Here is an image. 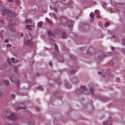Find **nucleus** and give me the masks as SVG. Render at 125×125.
Returning a JSON list of instances; mask_svg holds the SVG:
<instances>
[{
  "label": "nucleus",
  "mask_w": 125,
  "mask_h": 125,
  "mask_svg": "<svg viewBox=\"0 0 125 125\" xmlns=\"http://www.w3.org/2000/svg\"><path fill=\"white\" fill-rule=\"evenodd\" d=\"M43 23L42 21L39 22L38 24V27L39 28H41L43 26Z\"/></svg>",
  "instance_id": "19"
},
{
  "label": "nucleus",
  "mask_w": 125,
  "mask_h": 125,
  "mask_svg": "<svg viewBox=\"0 0 125 125\" xmlns=\"http://www.w3.org/2000/svg\"><path fill=\"white\" fill-rule=\"evenodd\" d=\"M26 22L27 23H29V22H31V21H28V20H26Z\"/></svg>",
  "instance_id": "55"
},
{
  "label": "nucleus",
  "mask_w": 125,
  "mask_h": 125,
  "mask_svg": "<svg viewBox=\"0 0 125 125\" xmlns=\"http://www.w3.org/2000/svg\"><path fill=\"white\" fill-rule=\"evenodd\" d=\"M62 37L64 39H66L67 37V35L66 32H62Z\"/></svg>",
  "instance_id": "14"
},
{
  "label": "nucleus",
  "mask_w": 125,
  "mask_h": 125,
  "mask_svg": "<svg viewBox=\"0 0 125 125\" xmlns=\"http://www.w3.org/2000/svg\"><path fill=\"white\" fill-rule=\"evenodd\" d=\"M61 22L63 25H65L66 24L67 22V20L66 18L62 17L61 19Z\"/></svg>",
  "instance_id": "9"
},
{
  "label": "nucleus",
  "mask_w": 125,
  "mask_h": 125,
  "mask_svg": "<svg viewBox=\"0 0 125 125\" xmlns=\"http://www.w3.org/2000/svg\"><path fill=\"white\" fill-rule=\"evenodd\" d=\"M26 43L28 45H29L31 46L32 45V42L30 40H27L26 42Z\"/></svg>",
  "instance_id": "15"
},
{
  "label": "nucleus",
  "mask_w": 125,
  "mask_h": 125,
  "mask_svg": "<svg viewBox=\"0 0 125 125\" xmlns=\"http://www.w3.org/2000/svg\"><path fill=\"white\" fill-rule=\"evenodd\" d=\"M1 15L3 16H5L6 15V14L5 13V12H2L1 13Z\"/></svg>",
  "instance_id": "47"
},
{
  "label": "nucleus",
  "mask_w": 125,
  "mask_h": 125,
  "mask_svg": "<svg viewBox=\"0 0 125 125\" xmlns=\"http://www.w3.org/2000/svg\"><path fill=\"white\" fill-rule=\"evenodd\" d=\"M56 5H57L58 8L59 9H61L62 8L64 7V4L61 2H58L56 3Z\"/></svg>",
  "instance_id": "5"
},
{
  "label": "nucleus",
  "mask_w": 125,
  "mask_h": 125,
  "mask_svg": "<svg viewBox=\"0 0 125 125\" xmlns=\"http://www.w3.org/2000/svg\"><path fill=\"white\" fill-rule=\"evenodd\" d=\"M9 40L8 39H5V42L6 43H7L8 42Z\"/></svg>",
  "instance_id": "51"
},
{
  "label": "nucleus",
  "mask_w": 125,
  "mask_h": 125,
  "mask_svg": "<svg viewBox=\"0 0 125 125\" xmlns=\"http://www.w3.org/2000/svg\"><path fill=\"white\" fill-rule=\"evenodd\" d=\"M15 16V14L14 13H11V16L12 17H14Z\"/></svg>",
  "instance_id": "44"
},
{
  "label": "nucleus",
  "mask_w": 125,
  "mask_h": 125,
  "mask_svg": "<svg viewBox=\"0 0 125 125\" xmlns=\"http://www.w3.org/2000/svg\"><path fill=\"white\" fill-rule=\"evenodd\" d=\"M24 105V104L23 103H21L20 105H19V106H16V108L17 109H24L25 108V107L24 106H23Z\"/></svg>",
  "instance_id": "8"
},
{
  "label": "nucleus",
  "mask_w": 125,
  "mask_h": 125,
  "mask_svg": "<svg viewBox=\"0 0 125 125\" xmlns=\"http://www.w3.org/2000/svg\"><path fill=\"white\" fill-rule=\"evenodd\" d=\"M23 90L22 89H20L19 90L20 93L21 94H23L24 93V92L23 91Z\"/></svg>",
  "instance_id": "32"
},
{
  "label": "nucleus",
  "mask_w": 125,
  "mask_h": 125,
  "mask_svg": "<svg viewBox=\"0 0 125 125\" xmlns=\"http://www.w3.org/2000/svg\"><path fill=\"white\" fill-rule=\"evenodd\" d=\"M5 22L4 21L2 20H1L0 21V24L2 25L3 26L4 25Z\"/></svg>",
  "instance_id": "23"
},
{
  "label": "nucleus",
  "mask_w": 125,
  "mask_h": 125,
  "mask_svg": "<svg viewBox=\"0 0 125 125\" xmlns=\"http://www.w3.org/2000/svg\"><path fill=\"white\" fill-rule=\"evenodd\" d=\"M54 46H55V50L57 51H58L59 50L58 47V46H57L56 44Z\"/></svg>",
  "instance_id": "27"
},
{
  "label": "nucleus",
  "mask_w": 125,
  "mask_h": 125,
  "mask_svg": "<svg viewBox=\"0 0 125 125\" xmlns=\"http://www.w3.org/2000/svg\"><path fill=\"white\" fill-rule=\"evenodd\" d=\"M96 98L99 99L101 101H104L105 100V97H101L98 95L96 96Z\"/></svg>",
  "instance_id": "13"
},
{
  "label": "nucleus",
  "mask_w": 125,
  "mask_h": 125,
  "mask_svg": "<svg viewBox=\"0 0 125 125\" xmlns=\"http://www.w3.org/2000/svg\"><path fill=\"white\" fill-rule=\"evenodd\" d=\"M119 6H120V7L122 6V5H123V3L122 2L120 3H119Z\"/></svg>",
  "instance_id": "45"
},
{
  "label": "nucleus",
  "mask_w": 125,
  "mask_h": 125,
  "mask_svg": "<svg viewBox=\"0 0 125 125\" xmlns=\"http://www.w3.org/2000/svg\"><path fill=\"white\" fill-rule=\"evenodd\" d=\"M54 32L56 34H57L59 33V31L57 30H54Z\"/></svg>",
  "instance_id": "39"
},
{
  "label": "nucleus",
  "mask_w": 125,
  "mask_h": 125,
  "mask_svg": "<svg viewBox=\"0 0 125 125\" xmlns=\"http://www.w3.org/2000/svg\"><path fill=\"white\" fill-rule=\"evenodd\" d=\"M3 95L4 94L3 93L0 92V98H1Z\"/></svg>",
  "instance_id": "37"
},
{
  "label": "nucleus",
  "mask_w": 125,
  "mask_h": 125,
  "mask_svg": "<svg viewBox=\"0 0 125 125\" xmlns=\"http://www.w3.org/2000/svg\"><path fill=\"white\" fill-rule=\"evenodd\" d=\"M110 23L109 22H107L105 23V25L106 26H107L110 25Z\"/></svg>",
  "instance_id": "33"
},
{
  "label": "nucleus",
  "mask_w": 125,
  "mask_h": 125,
  "mask_svg": "<svg viewBox=\"0 0 125 125\" xmlns=\"http://www.w3.org/2000/svg\"><path fill=\"white\" fill-rule=\"evenodd\" d=\"M74 23V21H69L68 22L67 26L70 29H72L73 27V24Z\"/></svg>",
  "instance_id": "7"
},
{
  "label": "nucleus",
  "mask_w": 125,
  "mask_h": 125,
  "mask_svg": "<svg viewBox=\"0 0 125 125\" xmlns=\"http://www.w3.org/2000/svg\"><path fill=\"white\" fill-rule=\"evenodd\" d=\"M36 75L37 76L39 77L40 76V75L39 72H37L36 73Z\"/></svg>",
  "instance_id": "42"
},
{
  "label": "nucleus",
  "mask_w": 125,
  "mask_h": 125,
  "mask_svg": "<svg viewBox=\"0 0 125 125\" xmlns=\"http://www.w3.org/2000/svg\"><path fill=\"white\" fill-rule=\"evenodd\" d=\"M28 124L30 125H33V122L30 121H28Z\"/></svg>",
  "instance_id": "28"
},
{
  "label": "nucleus",
  "mask_w": 125,
  "mask_h": 125,
  "mask_svg": "<svg viewBox=\"0 0 125 125\" xmlns=\"http://www.w3.org/2000/svg\"><path fill=\"white\" fill-rule=\"evenodd\" d=\"M88 106V105H87L86 106V108H87V111H90V110H89V109L87 108Z\"/></svg>",
  "instance_id": "57"
},
{
  "label": "nucleus",
  "mask_w": 125,
  "mask_h": 125,
  "mask_svg": "<svg viewBox=\"0 0 125 125\" xmlns=\"http://www.w3.org/2000/svg\"><path fill=\"white\" fill-rule=\"evenodd\" d=\"M88 53L90 55H91L92 54L93 52L92 51H87Z\"/></svg>",
  "instance_id": "30"
},
{
  "label": "nucleus",
  "mask_w": 125,
  "mask_h": 125,
  "mask_svg": "<svg viewBox=\"0 0 125 125\" xmlns=\"http://www.w3.org/2000/svg\"><path fill=\"white\" fill-rule=\"evenodd\" d=\"M102 74V72L100 71H99L98 72V74Z\"/></svg>",
  "instance_id": "56"
},
{
  "label": "nucleus",
  "mask_w": 125,
  "mask_h": 125,
  "mask_svg": "<svg viewBox=\"0 0 125 125\" xmlns=\"http://www.w3.org/2000/svg\"><path fill=\"white\" fill-rule=\"evenodd\" d=\"M60 104H57V105H58V106L61 103V101H60Z\"/></svg>",
  "instance_id": "58"
},
{
  "label": "nucleus",
  "mask_w": 125,
  "mask_h": 125,
  "mask_svg": "<svg viewBox=\"0 0 125 125\" xmlns=\"http://www.w3.org/2000/svg\"><path fill=\"white\" fill-rule=\"evenodd\" d=\"M97 17L98 18H100V16L99 15H97Z\"/></svg>",
  "instance_id": "62"
},
{
  "label": "nucleus",
  "mask_w": 125,
  "mask_h": 125,
  "mask_svg": "<svg viewBox=\"0 0 125 125\" xmlns=\"http://www.w3.org/2000/svg\"><path fill=\"white\" fill-rule=\"evenodd\" d=\"M26 27L27 29H28L30 31L31 29V28L30 26L29 25H27Z\"/></svg>",
  "instance_id": "29"
},
{
  "label": "nucleus",
  "mask_w": 125,
  "mask_h": 125,
  "mask_svg": "<svg viewBox=\"0 0 125 125\" xmlns=\"http://www.w3.org/2000/svg\"><path fill=\"white\" fill-rule=\"evenodd\" d=\"M70 80L72 83L73 84H76L79 83L78 77L76 76H74L71 78Z\"/></svg>",
  "instance_id": "3"
},
{
  "label": "nucleus",
  "mask_w": 125,
  "mask_h": 125,
  "mask_svg": "<svg viewBox=\"0 0 125 125\" xmlns=\"http://www.w3.org/2000/svg\"><path fill=\"white\" fill-rule=\"evenodd\" d=\"M112 54V52H107L106 53H105L104 55V56H111Z\"/></svg>",
  "instance_id": "21"
},
{
  "label": "nucleus",
  "mask_w": 125,
  "mask_h": 125,
  "mask_svg": "<svg viewBox=\"0 0 125 125\" xmlns=\"http://www.w3.org/2000/svg\"><path fill=\"white\" fill-rule=\"evenodd\" d=\"M13 125H19L17 123H15V124H13Z\"/></svg>",
  "instance_id": "63"
},
{
  "label": "nucleus",
  "mask_w": 125,
  "mask_h": 125,
  "mask_svg": "<svg viewBox=\"0 0 125 125\" xmlns=\"http://www.w3.org/2000/svg\"><path fill=\"white\" fill-rule=\"evenodd\" d=\"M61 46L62 47H64V45L63 44H62L61 45Z\"/></svg>",
  "instance_id": "61"
},
{
  "label": "nucleus",
  "mask_w": 125,
  "mask_h": 125,
  "mask_svg": "<svg viewBox=\"0 0 125 125\" xmlns=\"http://www.w3.org/2000/svg\"><path fill=\"white\" fill-rule=\"evenodd\" d=\"M7 118L8 119H10L12 120H14L16 119V115L13 114H9L7 116Z\"/></svg>",
  "instance_id": "4"
},
{
  "label": "nucleus",
  "mask_w": 125,
  "mask_h": 125,
  "mask_svg": "<svg viewBox=\"0 0 125 125\" xmlns=\"http://www.w3.org/2000/svg\"><path fill=\"white\" fill-rule=\"evenodd\" d=\"M49 64L50 65H52V64L51 62L50 61V62H49Z\"/></svg>",
  "instance_id": "60"
},
{
  "label": "nucleus",
  "mask_w": 125,
  "mask_h": 125,
  "mask_svg": "<svg viewBox=\"0 0 125 125\" xmlns=\"http://www.w3.org/2000/svg\"><path fill=\"white\" fill-rule=\"evenodd\" d=\"M112 123V121L110 119L105 122L104 123V125H110Z\"/></svg>",
  "instance_id": "11"
},
{
  "label": "nucleus",
  "mask_w": 125,
  "mask_h": 125,
  "mask_svg": "<svg viewBox=\"0 0 125 125\" xmlns=\"http://www.w3.org/2000/svg\"><path fill=\"white\" fill-rule=\"evenodd\" d=\"M123 44L125 45V41H124L123 42Z\"/></svg>",
  "instance_id": "59"
},
{
  "label": "nucleus",
  "mask_w": 125,
  "mask_h": 125,
  "mask_svg": "<svg viewBox=\"0 0 125 125\" xmlns=\"http://www.w3.org/2000/svg\"><path fill=\"white\" fill-rule=\"evenodd\" d=\"M11 60L13 63H16L15 59L14 58H11Z\"/></svg>",
  "instance_id": "25"
},
{
  "label": "nucleus",
  "mask_w": 125,
  "mask_h": 125,
  "mask_svg": "<svg viewBox=\"0 0 125 125\" xmlns=\"http://www.w3.org/2000/svg\"><path fill=\"white\" fill-rule=\"evenodd\" d=\"M3 11L4 12H5L6 14L8 16L10 15V14L12 13V10H3Z\"/></svg>",
  "instance_id": "10"
},
{
  "label": "nucleus",
  "mask_w": 125,
  "mask_h": 125,
  "mask_svg": "<svg viewBox=\"0 0 125 125\" xmlns=\"http://www.w3.org/2000/svg\"><path fill=\"white\" fill-rule=\"evenodd\" d=\"M111 48L112 50H114L115 49L114 47L112 46H111Z\"/></svg>",
  "instance_id": "49"
},
{
  "label": "nucleus",
  "mask_w": 125,
  "mask_h": 125,
  "mask_svg": "<svg viewBox=\"0 0 125 125\" xmlns=\"http://www.w3.org/2000/svg\"><path fill=\"white\" fill-rule=\"evenodd\" d=\"M106 3L104 4L103 5V7H104V8H106Z\"/></svg>",
  "instance_id": "43"
},
{
  "label": "nucleus",
  "mask_w": 125,
  "mask_h": 125,
  "mask_svg": "<svg viewBox=\"0 0 125 125\" xmlns=\"http://www.w3.org/2000/svg\"><path fill=\"white\" fill-rule=\"evenodd\" d=\"M54 97L56 98H60L61 96V94L58 91H56L53 94Z\"/></svg>",
  "instance_id": "6"
},
{
  "label": "nucleus",
  "mask_w": 125,
  "mask_h": 125,
  "mask_svg": "<svg viewBox=\"0 0 125 125\" xmlns=\"http://www.w3.org/2000/svg\"><path fill=\"white\" fill-rule=\"evenodd\" d=\"M90 16L92 19H93L94 18V16L91 13L90 14Z\"/></svg>",
  "instance_id": "38"
},
{
  "label": "nucleus",
  "mask_w": 125,
  "mask_h": 125,
  "mask_svg": "<svg viewBox=\"0 0 125 125\" xmlns=\"http://www.w3.org/2000/svg\"><path fill=\"white\" fill-rule=\"evenodd\" d=\"M12 22V21H10V22L9 23L12 25H14V23L11 24V23Z\"/></svg>",
  "instance_id": "54"
},
{
  "label": "nucleus",
  "mask_w": 125,
  "mask_h": 125,
  "mask_svg": "<svg viewBox=\"0 0 125 125\" xmlns=\"http://www.w3.org/2000/svg\"><path fill=\"white\" fill-rule=\"evenodd\" d=\"M106 73L108 75V76L109 77H110L112 75L111 73L110 72L109 73L107 72Z\"/></svg>",
  "instance_id": "34"
},
{
  "label": "nucleus",
  "mask_w": 125,
  "mask_h": 125,
  "mask_svg": "<svg viewBox=\"0 0 125 125\" xmlns=\"http://www.w3.org/2000/svg\"><path fill=\"white\" fill-rule=\"evenodd\" d=\"M4 82L5 83L6 85H8L9 84V82L5 80L4 81Z\"/></svg>",
  "instance_id": "36"
},
{
  "label": "nucleus",
  "mask_w": 125,
  "mask_h": 125,
  "mask_svg": "<svg viewBox=\"0 0 125 125\" xmlns=\"http://www.w3.org/2000/svg\"><path fill=\"white\" fill-rule=\"evenodd\" d=\"M95 12L96 14L97 15H99V10H95Z\"/></svg>",
  "instance_id": "26"
},
{
  "label": "nucleus",
  "mask_w": 125,
  "mask_h": 125,
  "mask_svg": "<svg viewBox=\"0 0 125 125\" xmlns=\"http://www.w3.org/2000/svg\"><path fill=\"white\" fill-rule=\"evenodd\" d=\"M122 52L124 53L125 54V49H124L122 50Z\"/></svg>",
  "instance_id": "50"
},
{
  "label": "nucleus",
  "mask_w": 125,
  "mask_h": 125,
  "mask_svg": "<svg viewBox=\"0 0 125 125\" xmlns=\"http://www.w3.org/2000/svg\"><path fill=\"white\" fill-rule=\"evenodd\" d=\"M76 71L75 70H69V73L72 74H74L76 73Z\"/></svg>",
  "instance_id": "22"
},
{
  "label": "nucleus",
  "mask_w": 125,
  "mask_h": 125,
  "mask_svg": "<svg viewBox=\"0 0 125 125\" xmlns=\"http://www.w3.org/2000/svg\"><path fill=\"white\" fill-rule=\"evenodd\" d=\"M7 62L10 65H11L12 64L10 59H8L7 60Z\"/></svg>",
  "instance_id": "24"
},
{
  "label": "nucleus",
  "mask_w": 125,
  "mask_h": 125,
  "mask_svg": "<svg viewBox=\"0 0 125 125\" xmlns=\"http://www.w3.org/2000/svg\"><path fill=\"white\" fill-rule=\"evenodd\" d=\"M10 80L12 82H13L15 80V78L13 75H10Z\"/></svg>",
  "instance_id": "18"
},
{
  "label": "nucleus",
  "mask_w": 125,
  "mask_h": 125,
  "mask_svg": "<svg viewBox=\"0 0 125 125\" xmlns=\"http://www.w3.org/2000/svg\"><path fill=\"white\" fill-rule=\"evenodd\" d=\"M15 2H16V4H17L18 5L19 4V0H15Z\"/></svg>",
  "instance_id": "40"
},
{
  "label": "nucleus",
  "mask_w": 125,
  "mask_h": 125,
  "mask_svg": "<svg viewBox=\"0 0 125 125\" xmlns=\"http://www.w3.org/2000/svg\"><path fill=\"white\" fill-rule=\"evenodd\" d=\"M2 83L0 82V89H1L2 88V85H1Z\"/></svg>",
  "instance_id": "48"
},
{
  "label": "nucleus",
  "mask_w": 125,
  "mask_h": 125,
  "mask_svg": "<svg viewBox=\"0 0 125 125\" xmlns=\"http://www.w3.org/2000/svg\"><path fill=\"white\" fill-rule=\"evenodd\" d=\"M3 115H4V116H5L7 117V116L9 115L10 114H9L8 111H3L2 113Z\"/></svg>",
  "instance_id": "17"
},
{
  "label": "nucleus",
  "mask_w": 125,
  "mask_h": 125,
  "mask_svg": "<svg viewBox=\"0 0 125 125\" xmlns=\"http://www.w3.org/2000/svg\"><path fill=\"white\" fill-rule=\"evenodd\" d=\"M90 92L88 91L87 87L85 86H81L79 89L76 90L75 91V93L76 94H81L83 93L87 94H89Z\"/></svg>",
  "instance_id": "1"
},
{
  "label": "nucleus",
  "mask_w": 125,
  "mask_h": 125,
  "mask_svg": "<svg viewBox=\"0 0 125 125\" xmlns=\"http://www.w3.org/2000/svg\"><path fill=\"white\" fill-rule=\"evenodd\" d=\"M46 21L47 22H48V23L51 22V21H49V20L48 18L46 19Z\"/></svg>",
  "instance_id": "46"
},
{
  "label": "nucleus",
  "mask_w": 125,
  "mask_h": 125,
  "mask_svg": "<svg viewBox=\"0 0 125 125\" xmlns=\"http://www.w3.org/2000/svg\"><path fill=\"white\" fill-rule=\"evenodd\" d=\"M48 33L49 34V35L50 36H52V32L51 31H49L48 32Z\"/></svg>",
  "instance_id": "31"
},
{
  "label": "nucleus",
  "mask_w": 125,
  "mask_h": 125,
  "mask_svg": "<svg viewBox=\"0 0 125 125\" xmlns=\"http://www.w3.org/2000/svg\"><path fill=\"white\" fill-rule=\"evenodd\" d=\"M38 89H39L42 90H43V86H40L38 87Z\"/></svg>",
  "instance_id": "35"
},
{
  "label": "nucleus",
  "mask_w": 125,
  "mask_h": 125,
  "mask_svg": "<svg viewBox=\"0 0 125 125\" xmlns=\"http://www.w3.org/2000/svg\"><path fill=\"white\" fill-rule=\"evenodd\" d=\"M12 45L10 44H7V47H10Z\"/></svg>",
  "instance_id": "41"
},
{
  "label": "nucleus",
  "mask_w": 125,
  "mask_h": 125,
  "mask_svg": "<svg viewBox=\"0 0 125 125\" xmlns=\"http://www.w3.org/2000/svg\"><path fill=\"white\" fill-rule=\"evenodd\" d=\"M64 84L65 86L68 88H70L71 87V85L67 82L65 81L64 83Z\"/></svg>",
  "instance_id": "16"
},
{
  "label": "nucleus",
  "mask_w": 125,
  "mask_h": 125,
  "mask_svg": "<svg viewBox=\"0 0 125 125\" xmlns=\"http://www.w3.org/2000/svg\"><path fill=\"white\" fill-rule=\"evenodd\" d=\"M94 87L92 86L90 87V89H87L88 91L90 92L89 94L92 93L93 94L94 93Z\"/></svg>",
  "instance_id": "12"
},
{
  "label": "nucleus",
  "mask_w": 125,
  "mask_h": 125,
  "mask_svg": "<svg viewBox=\"0 0 125 125\" xmlns=\"http://www.w3.org/2000/svg\"><path fill=\"white\" fill-rule=\"evenodd\" d=\"M7 1L9 2H13V0H7Z\"/></svg>",
  "instance_id": "52"
},
{
  "label": "nucleus",
  "mask_w": 125,
  "mask_h": 125,
  "mask_svg": "<svg viewBox=\"0 0 125 125\" xmlns=\"http://www.w3.org/2000/svg\"><path fill=\"white\" fill-rule=\"evenodd\" d=\"M3 8V7H2V6H0V11Z\"/></svg>",
  "instance_id": "53"
},
{
  "label": "nucleus",
  "mask_w": 125,
  "mask_h": 125,
  "mask_svg": "<svg viewBox=\"0 0 125 125\" xmlns=\"http://www.w3.org/2000/svg\"><path fill=\"white\" fill-rule=\"evenodd\" d=\"M103 52H102L100 51L98 52V53L96 54L98 55V56H97V58H99L102 55Z\"/></svg>",
  "instance_id": "20"
},
{
  "label": "nucleus",
  "mask_w": 125,
  "mask_h": 125,
  "mask_svg": "<svg viewBox=\"0 0 125 125\" xmlns=\"http://www.w3.org/2000/svg\"><path fill=\"white\" fill-rule=\"evenodd\" d=\"M89 25L87 23H84L81 24L79 28L80 30L83 31H88L89 29Z\"/></svg>",
  "instance_id": "2"
},
{
  "label": "nucleus",
  "mask_w": 125,
  "mask_h": 125,
  "mask_svg": "<svg viewBox=\"0 0 125 125\" xmlns=\"http://www.w3.org/2000/svg\"><path fill=\"white\" fill-rule=\"evenodd\" d=\"M123 11L124 12V13L125 14V8L124 9V11Z\"/></svg>",
  "instance_id": "64"
}]
</instances>
